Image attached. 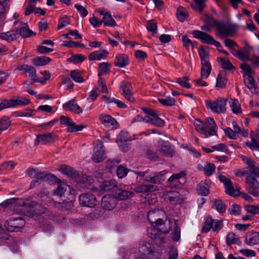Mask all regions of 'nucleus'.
<instances>
[{
  "label": "nucleus",
  "mask_w": 259,
  "mask_h": 259,
  "mask_svg": "<svg viewBox=\"0 0 259 259\" xmlns=\"http://www.w3.org/2000/svg\"><path fill=\"white\" fill-rule=\"evenodd\" d=\"M194 124L197 131L204 135L206 138L217 135L218 126L213 119L211 117H207L204 122L198 119L195 120Z\"/></svg>",
  "instance_id": "f257e3e1"
},
{
  "label": "nucleus",
  "mask_w": 259,
  "mask_h": 259,
  "mask_svg": "<svg viewBox=\"0 0 259 259\" xmlns=\"http://www.w3.org/2000/svg\"><path fill=\"white\" fill-rule=\"evenodd\" d=\"M214 26L217 35L221 38L233 36L238 28L237 25H227L220 22L215 23Z\"/></svg>",
  "instance_id": "f03ea898"
},
{
  "label": "nucleus",
  "mask_w": 259,
  "mask_h": 259,
  "mask_svg": "<svg viewBox=\"0 0 259 259\" xmlns=\"http://www.w3.org/2000/svg\"><path fill=\"white\" fill-rule=\"evenodd\" d=\"M143 110L146 114L145 122L157 126H163L164 125V121L158 117L155 110L148 108L143 109Z\"/></svg>",
  "instance_id": "7ed1b4c3"
},
{
  "label": "nucleus",
  "mask_w": 259,
  "mask_h": 259,
  "mask_svg": "<svg viewBox=\"0 0 259 259\" xmlns=\"http://www.w3.org/2000/svg\"><path fill=\"white\" fill-rule=\"evenodd\" d=\"M227 100L222 98H218L214 101L206 102V107L213 112L221 113L226 111Z\"/></svg>",
  "instance_id": "20e7f679"
},
{
  "label": "nucleus",
  "mask_w": 259,
  "mask_h": 259,
  "mask_svg": "<svg viewBox=\"0 0 259 259\" xmlns=\"http://www.w3.org/2000/svg\"><path fill=\"white\" fill-rule=\"evenodd\" d=\"M30 100L23 97H18L16 99L4 100L0 103V111L4 109L15 107L16 106H25L29 104Z\"/></svg>",
  "instance_id": "39448f33"
},
{
  "label": "nucleus",
  "mask_w": 259,
  "mask_h": 259,
  "mask_svg": "<svg viewBox=\"0 0 259 259\" xmlns=\"http://www.w3.org/2000/svg\"><path fill=\"white\" fill-rule=\"evenodd\" d=\"M25 224V222L21 217L11 218L7 220L5 226L10 231H19L22 229Z\"/></svg>",
  "instance_id": "423d86ee"
},
{
  "label": "nucleus",
  "mask_w": 259,
  "mask_h": 259,
  "mask_svg": "<svg viewBox=\"0 0 259 259\" xmlns=\"http://www.w3.org/2000/svg\"><path fill=\"white\" fill-rule=\"evenodd\" d=\"M105 158L106 153L104 144L102 141H97L94 149L92 159L95 162L99 163L104 160Z\"/></svg>",
  "instance_id": "0eeeda50"
},
{
  "label": "nucleus",
  "mask_w": 259,
  "mask_h": 259,
  "mask_svg": "<svg viewBox=\"0 0 259 259\" xmlns=\"http://www.w3.org/2000/svg\"><path fill=\"white\" fill-rule=\"evenodd\" d=\"M246 190L252 195L259 196V183L253 177L247 176L245 180Z\"/></svg>",
  "instance_id": "6e6552de"
},
{
  "label": "nucleus",
  "mask_w": 259,
  "mask_h": 259,
  "mask_svg": "<svg viewBox=\"0 0 259 259\" xmlns=\"http://www.w3.org/2000/svg\"><path fill=\"white\" fill-rule=\"evenodd\" d=\"M66 192L68 194L67 197L68 200L72 201L75 198V191L71 188V187L65 184H62L58 186V188L54 191V193L55 195L62 196Z\"/></svg>",
  "instance_id": "1a4fd4ad"
},
{
  "label": "nucleus",
  "mask_w": 259,
  "mask_h": 259,
  "mask_svg": "<svg viewBox=\"0 0 259 259\" xmlns=\"http://www.w3.org/2000/svg\"><path fill=\"white\" fill-rule=\"evenodd\" d=\"M163 196L165 200H168L172 204L182 203L185 198L177 191H169L163 193Z\"/></svg>",
  "instance_id": "9d476101"
},
{
  "label": "nucleus",
  "mask_w": 259,
  "mask_h": 259,
  "mask_svg": "<svg viewBox=\"0 0 259 259\" xmlns=\"http://www.w3.org/2000/svg\"><path fill=\"white\" fill-rule=\"evenodd\" d=\"M219 180L224 184L225 192L227 194L231 196H236L239 194V191L234 189L230 179L227 178L225 176L221 175L219 177Z\"/></svg>",
  "instance_id": "9b49d317"
},
{
  "label": "nucleus",
  "mask_w": 259,
  "mask_h": 259,
  "mask_svg": "<svg viewBox=\"0 0 259 259\" xmlns=\"http://www.w3.org/2000/svg\"><path fill=\"white\" fill-rule=\"evenodd\" d=\"M157 145L160 152L165 156L171 157L174 155L175 152L169 142L160 140L158 142Z\"/></svg>",
  "instance_id": "f8f14e48"
},
{
  "label": "nucleus",
  "mask_w": 259,
  "mask_h": 259,
  "mask_svg": "<svg viewBox=\"0 0 259 259\" xmlns=\"http://www.w3.org/2000/svg\"><path fill=\"white\" fill-rule=\"evenodd\" d=\"M79 203L82 206L93 207L96 204L95 196L91 193H84L80 195Z\"/></svg>",
  "instance_id": "ddd939ff"
},
{
  "label": "nucleus",
  "mask_w": 259,
  "mask_h": 259,
  "mask_svg": "<svg viewBox=\"0 0 259 259\" xmlns=\"http://www.w3.org/2000/svg\"><path fill=\"white\" fill-rule=\"evenodd\" d=\"M17 68L19 71H24L25 73H28L29 76L33 81L43 82L41 80H40L37 78L36 69L34 67L27 64H23L19 65Z\"/></svg>",
  "instance_id": "4468645a"
},
{
  "label": "nucleus",
  "mask_w": 259,
  "mask_h": 259,
  "mask_svg": "<svg viewBox=\"0 0 259 259\" xmlns=\"http://www.w3.org/2000/svg\"><path fill=\"white\" fill-rule=\"evenodd\" d=\"M97 12L101 15H103L102 23H103L105 25L111 27H114L116 25L115 21L113 19L112 15L109 11L102 9L97 10Z\"/></svg>",
  "instance_id": "2eb2a0df"
},
{
  "label": "nucleus",
  "mask_w": 259,
  "mask_h": 259,
  "mask_svg": "<svg viewBox=\"0 0 259 259\" xmlns=\"http://www.w3.org/2000/svg\"><path fill=\"white\" fill-rule=\"evenodd\" d=\"M171 225L172 222L169 219L163 221L161 219H158L155 222V226L158 228L161 233H168L171 230Z\"/></svg>",
  "instance_id": "dca6fc26"
},
{
  "label": "nucleus",
  "mask_w": 259,
  "mask_h": 259,
  "mask_svg": "<svg viewBox=\"0 0 259 259\" xmlns=\"http://www.w3.org/2000/svg\"><path fill=\"white\" fill-rule=\"evenodd\" d=\"M186 175V172L184 171L172 175L167 180L168 186L171 188L179 187L181 184L179 181L180 179L185 177Z\"/></svg>",
  "instance_id": "f3484780"
},
{
  "label": "nucleus",
  "mask_w": 259,
  "mask_h": 259,
  "mask_svg": "<svg viewBox=\"0 0 259 259\" xmlns=\"http://www.w3.org/2000/svg\"><path fill=\"white\" fill-rule=\"evenodd\" d=\"M116 205V200L111 195H107L104 196L102 200V207L108 210H112Z\"/></svg>",
  "instance_id": "a211bd4d"
},
{
  "label": "nucleus",
  "mask_w": 259,
  "mask_h": 259,
  "mask_svg": "<svg viewBox=\"0 0 259 259\" xmlns=\"http://www.w3.org/2000/svg\"><path fill=\"white\" fill-rule=\"evenodd\" d=\"M145 180L151 184H159L165 180L164 174L160 171L154 174L153 176H146Z\"/></svg>",
  "instance_id": "6ab92c4d"
},
{
  "label": "nucleus",
  "mask_w": 259,
  "mask_h": 259,
  "mask_svg": "<svg viewBox=\"0 0 259 259\" xmlns=\"http://www.w3.org/2000/svg\"><path fill=\"white\" fill-rule=\"evenodd\" d=\"M116 185L114 181H108L100 182L98 188H96L97 191L102 192H106L113 191L116 188Z\"/></svg>",
  "instance_id": "aec40b11"
},
{
  "label": "nucleus",
  "mask_w": 259,
  "mask_h": 259,
  "mask_svg": "<svg viewBox=\"0 0 259 259\" xmlns=\"http://www.w3.org/2000/svg\"><path fill=\"white\" fill-rule=\"evenodd\" d=\"M134 195V192L126 190L117 189L116 188L113 190V197H114L115 199L120 200H125L133 197Z\"/></svg>",
  "instance_id": "412c9836"
},
{
  "label": "nucleus",
  "mask_w": 259,
  "mask_h": 259,
  "mask_svg": "<svg viewBox=\"0 0 259 259\" xmlns=\"http://www.w3.org/2000/svg\"><path fill=\"white\" fill-rule=\"evenodd\" d=\"M131 84L127 82H122L120 87V91L123 96L129 101L133 102L134 98L131 92Z\"/></svg>",
  "instance_id": "4be33fe9"
},
{
  "label": "nucleus",
  "mask_w": 259,
  "mask_h": 259,
  "mask_svg": "<svg viewBox=\"0 0 259 259\" xmlns=\"http://www.w3.org/2000/svg\"><path fill=\"white\" fill-rule=\"evenodd\" d=\"M134 190L137 193H144L156 191L159 189L157 186L151 184H141L136 186Z\"/></svg>",
  "instance_id": "5701e85b"
},
{
  "label": "nucleus",
  "mask_w": 259,
  "mask_h": 259,
  "mask_svg": "<svg viewBox=\"0 0 259 259\" xmlns=\"http://www.w3.org/2000/svg\"><path fill=\"white\" fill-rule=\"evenodd\" d=\"M194 37L200 39L202 42L210 45L213 37L204 32L195 30L192 32Z\"/></svg>",
  "instance_id": "b1692460"
},
{
  "label": "nucleus",
  "mask_w": 259,
  "mask_h": 259,
  "mask_svg": "<svg viewBox=\"0 0 259 259\" xmlns=\"http://www.w3.org/2000/svg\"><path fill=\"white\" fill-rule=\"evenodd\" d=\"M99 120L103 124L107 127L118 125L116 120L110 115L102 114L99 116Z\"/></svg>",
  "instance_id": "393cba45"
},
{
  "label": "nucleus",
  "mask_w": 259,
  "mask_h": 259,
  "mask_svg": "<svg viewBox=\"0 0 259 259\" xmlns=\"http://www.w3.org/2000/svg\"><path fill=\"white\" fill-rule=\"evenodd\" d=\"M63 108L66 110H69L76 114H79L82 112V109L74 100H71L66 103L63 105Z\"/></svg>",
  "instance_id": "a878e982"
},
{
  "label": "nucleus",
  "mask_w": 259,
  "mask_h": 259,
  "mask_svg": "<svg viewBox=\"0 0 259 259\" xmlns=\"http://www.w3.org/2000/svg\"><path fill=\"white\" fill-rule=\"evenodd\" d=\"M128 63V57L125 54H120L117 56L114 61L115 65L119 67H124L127 65Z\"/></svg>",
  "instance_id": "bb28decb"
},
{
  "label": "nucleus",
  "mask_w": 259,
  "mask_h": 259,
  "mask_svg": "<svg viewBox=\"0 0 259 259\" xmlns=\"http://www.w3.org/2000/svg\"><path fill=\"white\" fill-rule=\"evenodd\" d=\"M53 139V135L52 133L38 135L35 140V145H38L39 142L42 144H47L51 142Z\"/></svg>",
  "instance_id": "cd10ccee"
},
{
  "label": "nucleus",
  "mask_w": 259,
  "mask_h": 259,
  "mask_svg": "<svg viewBox=\"0 0 259 259\" xmlns=\"http://www.w3.org/2000/svg\"><path fill=\"white\" fill-rule=\"evenodd\" d=\"M107 54V51L105 50H99L91 53L89 56V59L90 60H100L106 57Z\"/></svg>",
  "instance_id": "c85d7f7f"
},
{
  "label": "nucleus",
  "mask_w": 259,
  "mask_h": 259,
  "mask_svg": "<svg viewBox=\"0 0 259 259\" xmlns=\"http://www.w3.org/2000/svg\"><path fill=\"white\" fill-rule=\"evenodd\" d=\"M246 243L249 245L259 244V233L253 232L246 237Z\"/></svg>",
  "instance_id": "c756f323"
},
{
  "label": "nucleus",
  "mask_w": 259,
  "mask_h": 259,
  "mask_svg": "<svg viewBox=\"0 0 259 259\" xmlns=\"http://www.w3.org/2000/svg\"><path fill=\"white\" fill-rule=\"evenodd\" d=\"M213 207L219 212L224 213L227 209L226 205L220 199H213L211 200Z\"/></svg>",
  "instance_id": "7c9ffc66"
},
{
  "label": "nucleus",
  "mask_w": 259,
  "mask_h": 259,
  "mask_svg": "<svg viewBox=\"0 0 259 259\" xmlns=\"http://www.w3.org/2000/svg\"><path fill=\"white\" fill-rule=\"evenodd\" d=\"M18 36L19 33L17 30L0 33V38L7 41H12L17 38Z\"/></svg>",
  "instance_id": "2f4dec72"
},
{
  "label": "nucleus",
  "mask_w": 259,
  "mask_h": 259,
  "mask_svg": "<svg viewBox=\"0 0 259 259\" xmlns=\"http://www.w3.org/2000/svg\"><path fill=\"white\" fill-rule=\"evenodd\" d=\"M197 192L201 196H207L209 194L208 185L207 183L201 182L197 187Z\"/></svg>",
  "instance_id": "473e14b6"
},
{
  "label": "nucleus",
  "mask_w": 259,
  "mask_h": 259,
  "mask_svg": "<svg viewBox=\"0 0 259 259\" xmlns=\"http://www.w3.org/2000/svg\"><path fill=\"white\" fill-rule=\"evenodd\" d=\"M244 82L246 86L253 93L256 92L255 81L252 76H248L244 77Z\"/></svg>",
  "instance_id": "72a5a7b5"
},
{
  "label": "nucleus",
  "mask_w": 259,
  "mask_h": 259,
  "mask_svg": "<svg viewBox=\"0 0 259 259\" xmlns=\"http://www.w3.org/2000/svg\"><path fill=\"white\" fill-rule=\"evenodd\" d=\"M51 59L50 58L46 56L37 57L32 60V63L37 66H44L48 64Z\"/></svg>",
  "instance_id": "f704fd0d"
},
{
  "label": "nucleus",
  "mask_w": 259,
  "mask_h": 259,
  "mask_svg": "<svg viewBox=\"0 0 259 259\" xmlns=\"http://www.w3.org/2000/svg\"><path fill=\"white\" fill-rule=\"evenodd\" d=\"M246 145L252 150H259V134H256L252 137L251 141L246 142Z\"/></svg>",
  "instance_id": "c9c22d12"
},
{
  "label": "nucleus",
  "mask_w": 259,
  "mask_h": 259,
  "mask_svg": "<svg viewBox=\"0 0 259 259\" xmlns=\"http://www.w3.org/2000/svg\"><path fill=\"white\" fill-rule=\"evenodd\" d=\"M243 173V175H247V176H254L256 178H259V166L255 164L254 166L245 169Z\"/></svg>",
  "instance_id": "e433bc0d"
},
{
  "label": "nucleus",
  "mask_w": 259,
  "mask_h": 259,
  "mask_svg": "<svg viewBox=\"0 0 259 259\" xmlns=\"http://www.w3.org/2000/svg\"><path fill=\"white\" fill-rule=\"evenodd\" d=\"M124 133H121L117 138L116 142L123 151H126L129 149L127 141L123 139Z\"/></svg>",
  "instance_id": "4c0bfd02"
},
{
  "label": "nucleus",
  "mask_w": 259,
  "mask_h": 259,
  "mask_svg": "<svg viewBox=\"0 0 259 259\" xmlns=\"http://www.w3.org/2000/svg\"><path fill=\"white\" fill-rule=\"evenodd\" d=\"M226 240L227 244L229 246L235 244H240V240L233 233H229L226 236Z\"/></svg>",
  "instance_id": "58836bf2"
},
{
  "label": "nucleus",
  "mask_w": 259,
  "mask_h": 259,
  "mask_svg": "<svg viewBox=\"0 0 259 259\" xmlns=\"http://www.w3.org/2000/svg\"><path fill=\"white\" fill-rule=\"evenodd\" d=\"M199 55L201 58V64H206L209 62L208 53L205 48L201 46L198 51Z\"/></svg>",
  "instance_id": "ea45409f"
},
{
  "label": "nucleus",
  "mask_w": 259,
  "mask_h": 259,
  "mask_svg": "<svg viewBox=\"0 0 259 259\" xmlns=\"http://www.w3.org/2000/svg\"><path fill=\"white\" fill-rule=\"evenodd\" d=\"M177 16L180 21L183 22L188 18V13L184 8L179 7L177 9Z\"/></svg>",
  "instance_id": "a19ab883"
},
{
  "label": "nucleus",
  "mask_w": 259,
  "mask_h": 259,
  "mask_svg": "<svg viewBox=\"0 0 259 259\" xmlns=\"http://www.w3.org/2000/svg\"><path fill=\"white\" fill-rule=\"evenodd\" d=\"M202 67L201 70V77L202 78H206L209 75L211 67L209 63L206 64H201Z\"/></svg>",
  "instance_id": "79ce46f5"
},
{
  "label": "nucleus",
  "mask_w": 259,
  "mask_h": 259,
  "mask_svg": "<svg viewBox=\"0 0 259 259\" xmlns=\"http://www.w3.org/2000/svg\"><path fill=\"white\" fill-rule=\"evenodd\" d=\"M213 219L210 216H208L205 218V222L204 223L202 232L204 233L208 232L210 229H212L213 225Z\"/></svg>",
  "instance_id": "37998d69"
},
{
  "label": "nucleus",
  "mask_w": 259,
  "mask_h": 259,
  "mask_svg": "<svg viewBox=\"0 0 259 259\" xmlns=\"http://www.w3.org/2000/svg\"><path fill=\"white\" fill-rule=\"evenodd\" d=\"M36 111L31 109H26L24 110L15 113L17 117H31L35 114Z\"/></svg>",
  "instance_id": "c03bdc74"
},
{
  "label": "nucleus",
  "mask_w": 259,
  "mask_h": 259,
  "mask_svg": "<svg viewBox=\"0 0 259 259\" xmlns=\"http://www.w3.org/2000/svg\"><path fill=\"white\" fill-rule=\"evenodd\" d=\"M195 4H191V6L194 9L201 13L205 7V2L207 0H194Z\"/></svg>",
  "instance_id": "a18cd8bd"
},
{
  "label": "nucleus",
  "mask_w": 259,
  "mask_h": 259,
  "mask_svg": "<svg viewBox=\"0 0 259 259\" xmlns=\"http://www.w3.org/2000/svg\"><path fill=\"white\" fill-rule=\"evenodd\" d=\"M47 178V174L45 172L39 171L37 169V175H36V180H33L30 184V188L34 187L39 180L44 181Z\"/></svg>",
  "instance_id": "49530a36"
},
{
  "label": "nucleus",
  "mask_w": 259,
  "mask_h": 259,
  "mask_svg": "<svg viewBox=\"0 0 259 259\" xmlns=\"http://www.w3.org/2000/svg\"><path fill=\"white\" fill-rule=\"evenodd\" d=\"M240 68L243 72V76L246 77L248 76H252L254 74V71L250 66L246 63H243L240 65Z\"/></svg>",
  "instance_id": "de8ad7c7"
},
{
  "label": "nucleus",
  "mask_w": 259,
  "mask_h": 259,
  "mask_svg": "<svg viewBox=\"0 0 259 259\" xmlns=\"http://www.w3.org/2000/svg\"><path fill=\"white\" fill-rule=\"evenodd\" d=\"M159 213V210H152L149 211L148 215H147V218L149 221V222L151 224H155V222L156 220H157L158 218H157L159 217L158 215Z\"/></svg>",
  "instance_id": "09e8293b"
},
{
  "label": "nucleus",
  "mask_w": 259,
  "mask_h": 259,
  "mask_svg": "<svg viewBox=\"0 0 259 259\" xmlns=\"http://www.w3.org/2000/svg\"><path fill=\"white\" fill-rule=\"evenodd\" d=\"M139 251L143 254H148L152 251V245L148 242H144L139 246Z\"/></svg>",
  "instance_id": "8fccbe9b"
},
{
  "label": "nucleus",
  "mask_w": 259,
  "mask_h": 259,
  "mask_svg": "<svg viewBox=\"0 0 259 259\" xmlns=\"http://www.w3.org/2000/svg\"><path fill=\"white\" fill-rule=\"evenodd\" d=\"M70 77L74 81L77 82L81 83L84 81L80 71L78 70L71 71L70 73Z\"/></svg>",
  "instance_id": "3c124183"
},
{
  "label": "nucleus",
  "mask_w": 259,
  "mask_h": 259,
  "mask_svg": "<svg viewBox=\"0 0 259 259\" xmlns=\"http://www.w3.org/2000/svg\"><path fill=\"white\" fill-rule=\"evenodd\" d=\"M110 65L107 63H100L98 68V76H101L107 73L110 69Z\"/></svg>",
  "instance_id": "603ef678"
},
{
  "label": "nucleus",
  "mask_w": 259,
  "mask_h": 259,
  "mask_svg": "<svg viewBox=\"0 0 259 259\" xmlns=\"http://www.w3.org/2000/svg\"><path fill=\"white\" fill-rule=\"evenodd\" d=\"M230 107L234 113L237 114L241 112V105L237 100H232L230 102Z\"/></svg>",
  "instance_id": "864d4df0"
},
{
  "label": "nucleus",
  "mask_w": 259,
  "mask_h": 259,
  "mask_svg": "<svg viewBox=\"0 0 259 259\" xmlns=\"http://www.w3.org/2000/svg\"><path fill=\"white\" fill-rule=\"evenodd\" d=\"M11 121L7 117H3L0 119V128L1 133L3 131L8 129L11 125Z\"/></svg>",
  "instance_id": "5fc2aeb1"
},
{
  "label": "nucleus",
  "mask_w": 259,
  "mask_h": 259,
  "mask_svg": "<svg viewBox=\"0 0 259 259\" xmlns=\"http://www.w3.org/2000/svg\"><path fill=\"white\" fill-rule=\"evenodd\" d=\"M181 237V230L179 227L178 226V224L177 223V221H175V228L174 232L172 233V238L174 241H178L180 239Z\"/></svg>",
  "instance_id": "6e6d98bb"
},
{
  "label": "nucleus",
  "mask_w": 259,
  "mask_h": 259,
  "mask_svg": "<svg viewBox=\"0 0 259 259\" xmlns=\"http://www.w3.org/2000/svg\"><path fill=\"white\" fill-rule=\"evenodd\" d=\"M36 202H32L29 209L26 213V215L30 217H33L36 215H38V212L36 210Z\"/></svg>",
  "instance_id": "4d7b16f0"
},
{
  "label": "nucleus",
  "mask_w": 259,
  "mask_h": 259,
  "mask_svg": "<svg viewBox=\"0 0 259 259\" xmlns=\"http://www.w3.org/2000/svg\"><path fill=\"white\" fill-rule=\"evenodd\" d=\"M152 228L150 231H149L148 235L152 239H155L161 233L158 228L156 227L155 224H152Z\"/></svg>",
  "instance_id": "13d9d810"
},
{
  "label": "nucleus",
  "mask_w": 259,
  "mask_h": 259,
  "mask_svg": "<svg viewBox=\"0 0 259 259\" xmlns=\"http://www.w3.org/2000/svg\"><path fill=\"white\" fill-rule=\"evenodd\" d=\"M69 201L63 202H57L55 204L57 207L60 208L63 211H65L69 209L71 207L72 203L70 200Z\"/></svg>",
  "instance_id": "bf43d9fd"
},
{
  "label": "nucleus",
  "mask_w": 259,
  "mask_h": 259,
  "mask_svg": "<svg viewBox=\"0 0 259 259\" xmlns=\"http://www.w3.org/2000/svg\"><path fill=\"white\" fill-rule=\"evenodd\" d=\"M215 169V166L214 164L213 163H209L205 165L204 167V172L206 176H210L214 171Z\"/></svg>",
  "instance_id": "052dcab7"
},
{
  "label": "nucleus",
  "mask_w": 259,
  "mask_h": 259,
  "mask_svg": "<svg viewBox=\"0 0 259 259\" xmlns=\"http://www.w3.org/2000/svg\"><path fill=\"white\" fill-rule=\"evenodd\" d=\"M158 101L164 106H173L176 102L174 98L169 97L165 99H158Z\"/></svg>",
  "instance_id": "680f3d73"
},
{
  "label": "nucleus",
  "mask_w": 259,
  "mask_h": 259,
  "mask_svg": "<svg viewBox=\"0 0 259 259\" xmlns=\"http://www.w3.org/2000/svg\"><path fill=\"white\" fill-rule=\"evenodd\" d=\"M228 211L231 214L237 215L240 213L241 207L238 204H234L228 209Z\"/></svg>",
  "instance_id": "e2e57ef3"
},
{
  "label": "nucleus",
  "mask_w": 259,
  "mask_h": 259,
  "mask_svg": "<svg viewBox=\"0 0 259 259\" xmlns=\"http://www.w3.org/2000/svg\"><path fill=\"white\" fill-rule=\"evenodd\" d=\"M147 28L149 31H151L154 33H156L157 32V27L156 22L151 20L147 22Z\"/></svg>",
  "instance_id": "0e129e2a"
},
{
  "label": "nucleus",
  "mask_w": 259,
  "mask_h": 259,
  "mask_svg": "<svg viewBox=\"0 0 259 259\" xmlns=\"http://www.w3.org/2000/svg\"><path fill=\"white\" fill-rule=\"evenodd\" d=\"M244 208L246 211L253 214H256L259 212V206L257 205H247Z\"/></svg>",
  "instance_id": "69168bd1"
},
{
  "label": "nucleus",
  "mask_w": 259,
  "mask_h": 259,
  "mask_svg": "<svg viewBox=\"0 0 259 259\" xmlns=\"http://www.w3.org/2000/svg\"><path fill=\"white\" fill-rule=\"evenodd\" d=\"M222 67L226 70H231L234 68L232 64L228 59H220Z\"/></svg>",
  "instance_id": "338daca9"
},
{
  "label": "nucleus",
  "mask_w": 259,
  "mask_h": 259,
  "mask_svg": "<svg viewBox=\"0 0 259 259\" xmlns=\"http://www.w3.org/2000/svg\"><path fill=\"white\" fill-rule=\"evenodd\" d=\"M128 169L122 166H119L116 170L117 176L119 178L125 177L127 174Z\"/></svg>",
  "instance_id": "774afa93"
}]
</instances>
